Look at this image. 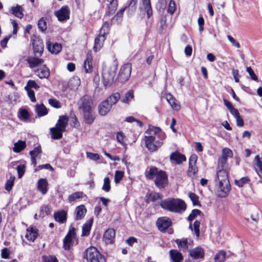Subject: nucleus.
<instances>
[{
  "instance_id": "c9c22d12",
  "label": "nucleus",
  "mask_w": 262,
  "mask_h": 262,
  "mask_svg": "<svg viewBox=\"0 0 262 262\" xmlns=\"http://www.w3.org/2000/svg\"><path fill=\"white\" fill-rule=\"evenodd\" d=\"M92 58L91 56H88L84 61L83 67L85 72L86 73H91L92 71Z\"/></svg>"
},
{
  "instance_id": "a878e982",
  "label": "nucleus",
  "mask_w": 262,
  "mask_h": 262,
  "mask_svg": "<svg viewBox=\"0 0 262 262\" xmlns=\"http://www.w3.org/2000/svg\"><path fill=\"white\" fill-rule=\"evenodd\" d=\"M48 50L53 54L58 53L61 50L62 46L61 44L58 43H53L50 41H48L47 43Z\"/></svg>"
},
{
  "instance_id": "e433bc0d",
  "label": "nucleus",
  "mask_w": 262,
  "mask_h": 262,
  "mask_svg": "<svg viewBox=\"0 0 262 262\" xmlns=\"http://www.w3.org/2000/svg\"><path fill=\"white\" fill-rule=\"evenodd\" d=\"M176 243L178 247L183 250H187L188 248V245L190 244L187 239H177Z\"/></svg>"
},
{
  "instance_id": "680f3d73",
  "label": "nucleus",
  "mask_w": 262,
  "mask_h": 262,
  "mask_svg": "<svg viewBox=\"0 0 262 262\" xmlns=\"http://www.w3.org/2000/svg\"><path fill=\"white\" fill-rule=\"evenodd\" d=\"M25 87L30 88V89L34 88L37 90L39 88V86L36 83L34 80H29L27 82V85Z\"/></svg>"
},
{
  "instance_id": "052dcab7",
  "label": "nucleus",
  "mask_w": 262,
  "mask_h": 262,
  "mask_svg": "<svg viewBox=\"0 0 262 262\" xmlns=\"http://www.w3.org/2000/svg\"><path fill=\"white\" fill-rule=\"evenodd\" d=\"M176 10V3L174 1L171 0L168 7V12L172 14Z\"/></svg>"
},
{
  "instance_id": "864d4df0",
  "label": "nucleus",
  "mask_w": 262,
  "mask_h": 262,
  "mask_svg": "<svg viewBox=\"0 0 262 262\" xmlns=\"http://www.w3.org/2000/svg\"><path fill=\"white\" fill-rule=\"evenodd\" d=\"M232 156V151L229 148H225L222 150V157L228 159L229 157Z\"/></svg>"
},
{
  "instance_id": "3c124183",
  "label": "nucleus",
  "mask_w": 262,
  "mask_h": 262,
  "mask_svg": "<svg viewBox=\"0 0 262 262\" xmlns=\"http://www.w3.org/2000/svg\"><path fill=\"white\" fill-rule=\"evenodd\" d=\"M124 176V172L122 171L117 170L115 173V182L116 184L119 183L123 179Z\"/></svg>"
},
{
  "instance_id": "cd10ccee",
  "label": "nucleus",
  "mask_w": 262,
  "mask_h": 262,
  "mask_svg": "<svg viewBox=\"0 0 262 262\" xmlns=\"http://www.w3.org/2000/svg\"><path fill=\"white\" fill-rule=\"evenodd\" d=\"M105 37L102 35H98L95 39V44L94 46V50L97 52L100 50L103 45Z\"/></svg>"
},
{
  "instance_id": "37998d69",
  "label": "nucleus",
  "mask_w": 262,
  "mask_h": 262,
  "mask_svg": "<svg viewBox=\"0 0 262 262\" xmlns=\"http://www.w3.org/2000/svg\"><path fill=\"white\" fill-rule=\"evenodd\" d=\"M200 222L198 221H195L193 225L190 224L189 229L191 230H193L196 236L198 237L200 236Z\"/></svg>"
},
{
  "instance_id": "4d7b16f0",
  "label": "nucleus",
  "mask_w": 262,
  "mask_h": 262,
  "mask_svg": "<svg viewBox=\"0 0 262 262\" xmlns=\"http://www.w3.org/2000/svg\"><path fill=\"white\" fill-rule=\"evenodd\" d=\"M26 169V166L24 164L19 165L17 167V171L18 178H21L24 175Z\"/></svg>"
},
{
  "instance_id": "bf43d9fd",
  "label": "nucleus",
  "mask_w": 262,
  "mask_h": 262,
  "mask_svg": "<svg viewBox=\"0 0 262 262\" xmlns=\"http://www.w3.org/2000/svg\"><path fill=\"white\" fill-rule=\"evenodd\" d=\"M38 26L39 29L41 31H44L45 30H46V29H47L46 21L43 18H40L38 20Z\"/></svg>"
},
{
  "instance_id": "4468645a",
  "label": "nucleus",
  "mask_w": 262,
  "mask_h": 262,
  "mask_svg": "<svg viewBox=\"0 0 262 262\" xmlns=\"http://www.w3.org/2000/svg\"><path fill=\"white\" fill-rule=\"evenodd\" d=\"M49 184L46 179H39L37 182V188L38 190L43 195L48 191Z\"/></svg>"
},
{
  "instance_id": "6e6552de",
  "label": "nucleus",
  "mask_w": 262,
  "mask_h": 262,
  "mask_svg": "<svg viewBox=\"0 0 262 262\" xmlns=\"http://www.w3.org/2000/svg\"><path fill=\"white\" fill-rule=\"evenodd\" d=\"M76 233L74 227H71L66 237L64 238L63 247L66 250H69L73 244V240L75 238Z\"/></svg>"
},
{
  "instance_id": "0eeeda50",
  "label": "nucleus",
  "mask_w": 262,
  "mask_h": 262,
  "mask_svg": "<svg viewBox=\"0 0 262 262\" xmlns=\"http://www.w3.org/2000/svg\"><path fill=\"white\" fill-rule=\"evenodd\" d=\"M132 71V66L130 63L123 64L120 68L118 79L121 81H125L130 77Z\"/></svg>"
},
{
  "instance_id": "20e7f679",
  "label": "nucleus",
  "mask_w": 262,
  "mask_h": 262,
  "mask_svg": "<svg viewBox=\"0 0 262 262\" xmlns=\"http://www.w3.org/2000/svg\"><path fill=\"white\" fill-rule=\"evenodd\" d=\"M145 176L149 179L155 178V183L159 188H163L168 181L166 172L162 170H159L156 167H151L145 172Z\"/></svg>"
},
{
  "instance_id": "c03bdc74",
  "label": "nucleus",
  "mask_w": 262,
  "mask_h": 262,
  "mask_svg": "<svg viewBox=\"0 0 262 262\" xmlns=\"http://www.w3.org/2000/svg\"><path fill=\"white\" fill-rule=\"evenodd\" d=\"M110 3L108 6V13L112 14L116 10L118 6V2L117 0H107Z\"/></svg>"
},
{
  "instance_id": "4c0bfd02",
  "label": "nucleus",
  "mask_w": 262,
  "mask_h": 262,
  "mask_svg": "<svg viewBox=\"0 0 262 262\" xmlns=\"http://www.w3.org/2000/svg\"><path fill=\"white\" fill-rule=\"evenodd\" d=\"M11 10L13 15L19 18H22L24 16L23 9L19 5L12 7Z\"/></svg>"
},
{
  "instance_id": "6e6d98bb",
  "label": "nucleus",
  "mask_w": 262,
  "mask_h": 262,
  "mask_svg": "<svg viewBox=\"0 0 262 262\" xmlns=\"http://www.w3.org/2000/svg\"><path fill=\"white\" fill-rule=\"evenodd\" d=\"M25 89L27 91L28 95L29 97L30 100L32 102H35L36 99L35 97V93L33 90L30 88L25 87Z\"/></svg>"
},
{
  "instance_id": "0e129e2a",
  "label": "nucleus",
  "mask_w": 262,
  "mask_h": 262,
  "mask_svg": "<svg viewBox=\"0 0 262 262\" xmlns=\"http://www.w3.org/2000/svg\"><path fill=\"white\" fill-rule=\"evenodd\" d=\"M87 157L91 160L97 161L100 159L99 155L98 154H94L92 152H87Z\"/></svg>"
},
{
  "instance_id": "7c9ffc66",
  "label": "nucleus",
  "mask_w": 262,
  "mask_h": 262,
  "mask_svg": "<svg viewBox=\"0 0 262 262\" xmlns=\"http://www.w3.org/2000/svg\"><path fill=\"white\" fill-rule=\"evenodd\" d=\"M35 112L39 117L46 115L48 113L47 108L43 104H37L36 105Z\"/></svg>"
},
{
  "instance_id": "b1692460",
  "label": "nucleus",
  "mask_w": 262,
  "mask_h": 262,
  "mask_svg": "<svg viewBox=\"0 0 262 262\" xmlns=\"http://www.w3.org/2000/svg\"><path fill=\"white\" fill-rule=\"evenodd\" d=\"M69 121L68 117L66 116H61L59 117L56 126L61 130L65 131L66 128L68 125Z\"/></svg>"
},
{
  "instance_id": "338daca9",
  "label": "nucleus",
  "mask_w": 262,
  "mask_h": 262,
  "mask_svg": "<svg viewBox=\"0 0 262 262\" xmlns=\"http://www.w3.org/2000/svg\"><path fill=\"white\" fill-rule=\"evenodd\" d=\"M254 160L256 162V166L259 168L260 172H262V162L260 161V157L258 155L255 157Z\"/></svg>"
},
{
  "instance_id": "c756f323",
  "label": "nucleus",
  "mask_w": 262,
  "mask_h": 262,
  "mask_svg": "<svg viewBox=\"0 0 262 262\" xmlns=\"http://www.w3.org/2000/svg\"><path fill=\"white\" fill-rule=\"evenodd\" d=\"M54 218L56 221L60 223H63L67 220V213L63 210L56 212L54 213Z\"/></svg>"
},
{
  "instance_id": "6ab92c4d",
  "label": "nucleus",
  "mask_w": 262,
  "mask_h": 262,
  "mask_svg": "<svg viewBox=\"0 0 262 262\" xmlns=\"http://www.w3.org/2000/svg\"><path fill=\"white\" fill-rule=\"evenodd\" d=\"M115 236V231L113 229H108L103 235V239L106 244H112Z\"/></svg>"
},
{
  "instance_id": "7ed1b4c3",
  "label": "nucleus",
  "mask_w": 262,
  "mask_h": 262,
  "mask_svg": "<svg viewBox=\"0 0 262 262\" xmlns=\"http://www.w3.org/2000/svg\"><path fill=\"white\" fill-rule=\"evenodd\" d=\"M160 206L164 209L176 213H181L186 209L185 203L180 199L168 198L162 200Z\"/></svg>"
},
{
  "instance_id": "49530a36",
  "label": "nucleus",
  "mask_w": 262,
  "mask_h": 262,
  "mask_svg": "<svg viewBox=\"0 0 262 262\" xmlns=\"http://www.w3.org/2000/svg\"><path fill=\"white\" fill-rule=\"evenodd\" d=\"M110 31V25L108 23L105 22L102 25L99 35H102L103 36H105L108 34Z\"/></svg>"
},
{
  "instance_id": "1a4fd4ad",
  "label": "nucleus",
  "mask_w": 262,
  "mask_h": 262,
  "mask_svg": "<svg viewBox=\"0 0 262 262\" xmlns=\"http://www.w3.org/2000/svg\"><path fill=\"white\" fill-rule=\"evenodd\" d=\"M92 100L90 96L84 95L78 102L79 108L82 112L92 110Z\"/></svg>"
},
{
  "instance_id": "603ef678",
  "label": "nucleus",
  "mask_w": 262,
  "mask_h": 262,
  "mask_svg": "<svg viewBox=\"0 0 262 262\" xmlns=\"http://www.w3.org/2000/svg\"><path fill=\"white\" fill-rule=\"evenodd\" d=\"M102 189L106 192H108L110 190V180L108 177H105L104 179V183Z\"/></svg>"
},
{
  "instance_id": "dca6fc26",
  "label": "nucleus",
  "mask_w": 262,
  "mask_h": 262,
  "mask_svg": "<svg viewBox=\"0 0 262 262\" xmlns=\"http://www.w3.org/2000/svg\"><path fill=\"white\" fill-rule=\"evenodd\" d=\"M170 262H182L183 256L177 250L171 249L169 252Z\"/></svg>"
},
{
  "instance_id": "bb28decb",
  "label": "nucleus",
  "mask_w": 262,
  "mask_h": 262,
  "mask_svg": "<svg viewBox=\"0 0 262 262\" xmlns=\"http://www.w3.org/2000/svg\"><path fill=\"white\" fill-rule=\"evenodd\" d=\"M93 223V218H90L83 224L82 228V231L81 236H85L89 235Z\"/></svg>"
},
{
  "instance_id": "aec40b11",
  "label": "nucleus",
  "mask_w": 262,
  "mask_h": 262,
  "mask_svg": "<svg viewBox=\"0 0 262 262\" xmlns=\"http://www.w3.org/2000/svg\"><path fill=\"white\" fill-rule=\"evenodd\" d=\"M111 104H109L107 101L104 100L99 105V114L101 116H105L111 110Z\"/></svg>"
},
{
  "instance_id": "69168bd1",
  "label": "nucleus",
  "mask_w": 262,
  "mask_h": 262,
  "mask_svg": "<svg viewBox=\"0 0 262 262\" xmlns=\"http://www.w3.org/2000/svg\"><path fill=\"white\" fill-rule=\"evenodd\" d=\"M247 71L250 75V76L252 80H257V77L256 75H255L253 70L250 67L247 68Z\"/></svg>"
},
{
  "instance_id": "4be33fe9",
  "label": "nucleus",
  "mask_w": 262,
  "mask_h": 262,
  "mask_svg": "<svg viewBox=\"0 0 262 262\" xmlns=\"http://www.w3.org/2000/svg\"><path fill=\"white\" fill-rule=\"evenodd\" d=\"M35 73L40 79L47 78L50 76L49 69L45 66L37 69Z\"/></svg>"
},
{
  "instance_id": "a211bd4d",
  "label": "nucleus",
  "mask_w": 262,
  "mask_h": 262,
  "mask_svg": "<svg viewBox=\"0 0 262 262\" xmlns=\"http://www.w3.org/2000/svg\"><path fill=\"white\" fill-rule=\"evenodd\" d=\"M189 255L194 259L202 258L204 256V250L201 247H196L189 251Z\"/></svg>"
},
{
  "instance_id": "f257e3e1",
  "label": "nucleus",
  "mask_w": 262,
  "mask_h": 262,
  "mask_svg": "<svg viewBox=\"0 0 262 262\" xmlns=\"http://www.w3.org/2000/svg\"><path fill=\"white\" fill-rule=\"evenodd\" d=\"M215 181L217 195L221 197H225L230 190V184L227 171L225 169L217 170Z\"/></svg>"
},
{
  "instance_id": "e2e57ef3",
  "label": "nucleus",
  "mask_w": 262,
  "mask_h": 262,
  "mask_svg": "<svg viewBox=\"0 0 262 262\" xmlns=\"http://www.w3.org/2000/svg\"><path fill=\"white\" fill-rule=\"evenodd\" d=\"M10 252L7 248H4L2 250L1 256L3 258H9Z\"/></svg>"
},
{
  "instance_id": "9b49d317",
  "label": "nucleus",
  "mask_w": 262,
  "mask_h": 262,
  "mask_svg": "<svg viewBox=\"0 0 262 262\" xmlns=\"http://www.w3.org/2000/svg\"><path fill=\"white\" fill-rule=\"evenodd\" d=\"M198 157L196 155H192L189 160V167L188 173L190 177H194L198 172V168L196 166Z\"/></svg>"
},
{
  "instance_id": "5701e85b",
  "label": "nucleus",
  "mask_w": 262,
  "mask_h": 262,
  "mask_svg": "<svg viewBox=\"0 0 262 262\" xmlns=\"http://www.w3.org/2000/svg\"><path fill=\"white\" fill-rule=\"evenodd\" d=\"M170 159L171 161H175L178 164H180L186 160V157L178 151L172 152L170 156Z\"/></svg>"
},
{
  "instance_id": "ddd939ff",
  "label": "nucleus",
  "mask_w": 262,
  "mask_h": 262,
  "mask_svg": "<svg viewBox=\"0 0 262 262\" xmlns=\"http://www.w3.org/2000/svg\"><path fill=\"white\" fill-rule=\"evenodd\" d=\"M70 10L67 6L61 8L59 10L55 12V15L58 20L61 21L69 18Z\"/></svg>"
},
{
  "instance_id": "473e14b6",
  "label": "nucleus",
  "mask_w": 262,
  "mask_h": 262,
  "mask_svg": "<svg viewBox=\"0 0 262 262\" xmlns=\"http://www.w3.org/2000/svg\"><path fill=\"white\" fill-rule=\"evenodd\" d=\"M85 122L87 124H92L94 120V117L92 113V110H89L82 112Z\"/></svg>"
},
{
  "instance_id": "13d9d810",
  "label": "nucleus",
  "mask_w": 262,
  "mask_h": 262,
  "mask_svg": "<svg viewBox=\"0 0 262 262\" xmlns=\"http://www.w3.org/2000/svg\"><path fill=\"white\" fill-rule=\"evenodd\" d=\"M201 213V211L198 209H194L192 210L190 214L188 217V220L189 221H191L195 219L198 215H200Z\"/></svg>"
},
{
  "instance_id": "f8f14e48",
  "label": "nucleus",
  "mask_w": 262,
  "mask_h": 262,
  "mask_svg": "<svg viewBox=\"0 0 262 262\" xmlns=\"http://www.w3.org/2000/svg\"><path fill=\"white\" fill-rule=\"evenodd\" d=\"M32 45L35 56H40L43 51V44L42 41L36 37L32 40Z\"/></svg>"
},
{
  "instance_id": "f03ea898",
  "label": "nucleus",
  "mask_w": 262,
  "mask_h": 262,
  "mask_svg": "<svg viewBox=\"0 0 262 262\" xmlns=\"http://www.w3.org/2000/svg\"><path fill=\"white\" fill-rule=\"evenodd\" d=\"M161 132L160 127L149 126V128L145 132L144 141L145 146L150 151H155L160 147L162 143L156 140L157 134Z\"/></svg>"
},
{
  "instance_id": "09e8293b",
  "label": "nucleus",
  "mask_w": 262,
  "mask_h": 262,
  "mask_svg": "<svg viewBox=\"0 0 262 262\" xmlns=\"http://www.w3.org/2000/svg\"><path fill=\"white\" fill-rule=\"evenodd\" d=\"M18 117L20 120L26 121L29 118V112L25 109H20Z\"/></svg>"
},
{
  "instance_id": "393cba45",
  "label": "nucleus",
  "mask_w": 262,
  "mask_h": 262,
  "mask_svg": "<svg viewBox=\"0 0 262 262\" xmlns=\"http://www.w3.org/2000/svg\"><path fill=\"white\" fill-rule=\"evenodd\" d=\"M80 79L78 76H73L71 78L68 83V87L71 90H77L80 85Z\"/></svg>"
},
{
  "instance_id": "de8ad7c7",
  "label": "nucleus",
  "mask_w": 262,
  "mask_h": 262,
  "mask_svg": "<svg viewBox=\"0 0 262 262\" xmlns=\"http://www.w3.org/2000/svg\"><path fill=\"white\" fill-rule=\"evenodd\" d=\"M14 180L15 177L13 176H11L7 180L5 186V188L6 190L10 191L12 189L14 185Z\"/></svg>"
},
{
  "instance_id": "f704fd0d",
  "label": "nucleus",
  "mask_w": 262,
  "mask_h": 262,
  "mask_svg": "<svg viewBox=\"0 0 262 262\" xmlns=\"http://www.w3.org/2000/svg\"><path fill=\"white\" fill-rule=\"evenodd\" d=\"M26 147V142L25 141L19 140L17 142L14 144L13 150L14 152L18 153L22 151Z\"/></svg>"
},
{
  "instance_id": "2eb2a0df",
  "label": "nucleus",
  "mask_w": 262,
  "mask_h": 262,
  "mask_svg": "<svg viewBox=\"0 0 262 262\" xmlns=\"http://www.w3.org/2000/svg\"><path fill=\"white\" fill-rule=\"evenodd\" d=\"M37 236L38 230L36 228L32 227L27 228L25 235V237L27 241L33 242L37 238Z\"/></svg>"
},
{
  "instance_id": "f3484780",
  "label": "nucleus",
  "mask_w": 262,
  "mask_h": 262,
  "mask_svg": "<svg viewBox=\"0 0 262 262\" xmlns=\"http://www.w3.org/2000/svg\"><path fill=\"white\" fill-rule=\"evenodd\" d=\"M27 61L29 64V67L31 69H33L39 65L41 64L44 60L41 58H39L36 56H29L27 58Z\"/></svg>"
},
{
  "instance_id": "c85d7f7f",
  "label": "nucleus",
  "mask_w": 262,
  "mask_h": 262,
  "mask_svg": "<svg viewBox=\"0 0 262 262\" xmlns=\"http://www.w3.org/2000/svg\"><path fill=\"white\" fill-rule=\"evenodd\" d=\"M86 212V209L84 205H80L76 207L75 211V220H79L84 217Z\"/></svg>"
},
{
  "instance_id": "ea45409f",
  "label": "nucleus",
  "mask_w": 262,
  "mask_h": 262,
  "mask_svg": "<svg viewBox=\"0 0 262 262\" xmlns=\"http://www.w3.org/2000/svg\"><path fill=\"white\" fill-rule=\"evenodd\" d=\"M226 257V252L224 250H221L217 253L214 256L215 262H224Z\"/></svg>"
},
{
  "instance_id": "a19ab883",
  "label": "nucleus",
  "mask_w": 262,
  "mask_h": 262,
  "mask_svg": "<svg viewBox=\"0 0 262 262\" xmlns=\"http://www.w3.org/2000/svg\"><path fill=\"white\" fill-rule=\"evenodd\" d=\"M120 98V95L119 93H115L111 95L105 101H107L109 104H111V106L113 105L116 103L119 99Z\"/></svg>"
},
{
  "instance_id": "39448f33",
  "label": "nucleus",
  "mask_w": 262,
  "mask_h": 262,
  "mask_svg": "<svg viewBox=\"0 0 262 262\" xmlns=\"http://www.w3.org/2000/svg\"><path fill=\"white\" fill-rule=\"evenodd\" d=\"M117 66L115 64H109L103 66L102 76L105 87L110 86L114 82L116 76Z\"/></svg>"
},
{
  "instance_id": "8fccbe9b",
  "label": "nucleus",
  "mask_w": 262,
  "mask_h": 262,
  "mask_svg": "<svg viewBox=\"0 0 262 262\" xmlns=\"http://www.w3.org/2000/svg\"><path fill=\"white\" fill-rule=\"evenodd\" d=\"M83 197V193L82 192L77 191L71 194L69 196V201L71 202L76 199H80Z\"/></svg>"
},
{
  "instance_id": "a18cd8bd",
  "label": "nucleus",
  "mask_w": 262,
  "mask_h": 262,
  "mask_svg": "<svg viewBox=\"0 0 262 262\" xmlns=\"http://www.w3.org/2000/svg\"><path fill=\"white\" fill-rule=\"evenodd\" d=\"M250 181V179L248 177H245L241 178L239 180H235L234 183L236 185L239 187H242L244 186V185L249 183Z\"/></svg>"
},
{
  "instance_id": "423d86ee",
  "label": "nucleus",
  "mask_w": 262,
  "mask_h": 262,
  "mask_svg": "<svg viewBox=\"0 0 262 262\" xmlns=\"http://www.w3.org/2000/svg\"><path fill=\"white\" fill-rule=\"evenodd\" d=\"M84 258L87 262H106L105 258L95 247L91 246L84 251Z\"/></svg>"
},
{
  "instance_id": "79ce46f5",
  "label": "nucleus",
  "mask_w": 262,
  "mask_h": 262,
  "mask_svg": "<svg viewBox=\"0 0 262 262\" xmlns=\"http://www.w3.org/2000/svg\"><path fill=\"white\" fill-rule=\"evenodd\" d=\"M143 5L147 13V17L149 18L152 14V11L150 5V0H143Z\"/></svg>"
},
{
  "instance_id": "72a5a7b5",
  "label": "nucleus",
  "mask_w": 262,
  "mask_h": 262,
  "mask_svg": "<svg viewBox=\"0 0 262 262\" xmlns=\"http://www.w3.org/2000/svg\"><path fill=\"white\" fill-rule=\"evenodd\" d=\"M41 151L40 146H37L29 152L31 156V162L34 166L36 164V157L41 152Z\"/></svg>"
},
{
  "instance_id": "58836bf2",
  "label": "nucleus",
  "mask_w": 262,
  "mask_h": 262,
  "mask_svg": "<svg viewBox=\"0 0 262 262\" xmlns=\"http://www.w3.org/2000/svg\"><path fill=\"white\" fill-rule=\"evenodd\" d=\"M134 98V92L133 90H129L124 96H122L121 100L123 103H127Z\"/></svg>"
},
{
  "instance_id": "774afa93",
  "label": "nucleus",
  "mask_w": 262,
  "mask_h": 262,
  "mask_svg": "<svg viewBox=\"0 0 262 262\" xmlns=\"http://www.w3.org/2000/svg\"><path fill=\"white\" fill-rule=\"evenodd\" d=\"M43 262H58L55 256H49L44 257Z\"/></svg>"
},
{
  "instance_id": "9d476101",
  "label": "nucleus",
  "mask_w": 262,
  "mask_h": 262,
  "mask_svg": "<svg viewBox=\"0 0 262 262\" xmlns=\"http://www.w3.org/2000/svg\"><path fill=\"white\" fill-rule=\"evenodd\" d=\"M156 225L160 231L162 232H165L166 230L171 226V221L168 217H161L157 220Z\"/></svg>"
},
{
  "instance_id": "2f4dec72",
  "label": "nucleus",
  "mask_w": 262,
  "mask_h": 262,
  "mask_svg": "<svg viewBox=\"0 0 262 262\" xmlns=\"http://www.w3.org/2000/svg\"><path fill=\"white\" fill-rule=\"evenodd\" d=\"M52 138L53 139H59L62 137V133L64 132L59 129L56 126L50 128Z\"/></svg>"
},
{
  "instance_id": "5fc2aeb1",
  "label": "nucleus",
  "mask_w": 262,
  "mask_h": 262,
  "mask_svg": "<svg viewBox=\"0 0 262 262\" xmlns=\"http://www.w3.org/2000/svg\"><path fill=\"white\" fill-rule=\"evenodd\" d=\"M189 197L192 202L193 205H199V197L194 193L190 192L189 194Z\"/></svg>"
},
{
  "instance_id": "412c9836",
  "label": "nucleus",
  "mask_w": 262,
  "mask_h": 262,
  "mask_svg": "<svg viewBox=\"0 0 262 262\" xmlns=\"http://www.w3.org/2000/svg\"><path fill=\"white\" fill-rule=\"evenodd\" d=\"M165 98L173 110L176 111H179L180 110L181 105L179 102L171 94H166Z\"/></svg>"
}]
</instances>
